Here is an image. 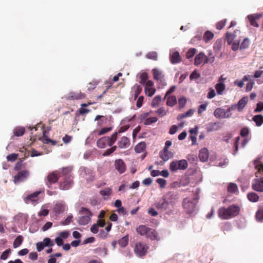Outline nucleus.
<instances>
[{
    "label": "nucleus",
    "instance_id": "49530a36",
    "mask_svg": "<svg viewBox=\"0 0 263 263\" xmlns=\"http://www.w3.org/2000/svg\"><path fill=\"white\" fill-rule=\"evenodd\" d=\"M42 141H43V143H46V144L51 143V145H55L56 144V143H57L55 141H53V140L49 139V138H48L47 137H46L45 135L42 138Z\"/></svg>",
    "mask_w": 263,
    "mask_h": 263
},
{
    "label": "nucleus",
    "instance_id": "2eb2a0df",
    "mask_svg": "<svg viewBox=\"0 0 263 263\" xmlns=\"http://www.w3.org/2000/svg\"><path fill=\"white\" fill-rule=\"evenodd\" d=\"M130 140L128 138L123 136L117 142L118 147L121 149H125L130 146Z\"/></svg>",
    "mask_w": 263,
    "mask_h": 263
},
{
    "label": "nucleus",
    "instance_id": "4be33fe9",
    "mask_svg": "<svg viewBox=\"0 0 263 263\" xmlns=\"http://www.w3.org/2000/svg\"><path fill=\"white\" fill-rule=\"evenodd\" d=\"M248 101V99L247 97H243L241 98L238 102L237 103L238 106V110L241 111L243 110L245 106L246 105Z\"/></svg>",
    "mask_w": 263,
    "mask_h": 263
},
{
    "label": "nucleus",
    "instance_id": "20e7f679",
    "mask_svg": "<svg viewBox=\"0 0 263 263\" xmlns=\"http://www.w3.org/2000/svg\"><path fill=\"white\" fill-rule=\"evenodd\" d=\"M136 232L141 236H144L152 240H158L157 232L153 229L145 225L141 224L136 228Z\"/></svg>",
    "mask_w": 263,
    "mask_h": 263
},
{
    "label": "nucleus",
    "instance_id": "774afa93",
    "mask_svg": "<svg viewBox=\"0 0 263 263\" xmlns=\"http://www.w3.org/2000/svg\"><path fill=\"white\" fill-rule=\"evenodd\" d=\"M144 97L143 96H140L137 100L136 103V106L138 108H140L142 106Z\"/></svg>",
    "mask_w": 263,
    "mask_h": 263
},
{
    "label": "nucleus",
    "instance_id": "bf43d9fd",
    "mask_svg": "<svg viewBox=\"0 0 263 263\" xmlns=\"http://www.w3.org/2000/svg\"><path fill=\"white\" fill-rule=\"evenodd\" d=\"M59 236L62 239H66L69 235V232L67 231H62L59 233Z\"/></svg>",
    "mask_w": 263,
    "mask_h": 263
},
{
    "label": "nucleus",
    "instance_id": "ea45409f",
    "mask_svg": "<svg viewBox=\"0 0 263 263\" xmlns=\"http://www.w3.org/2000/svg\"><path fill=\"white\" fill-rule=\"evenodd\" d=\"M92 103H88L87 104H86V103H83V104H81V106L82 107L80 108L79 110V113L81 114V115H84L85 114H87V113H88L90 110L89 109H85V108H84L83 107H87L88 106V105H91Z\"/></svg>",
    "mask_w": 263,
    "mask_h": 263
},
{
    "label": "nucleus",
    "instance_id": "6e6d98bb",
    "mask_svg": "<svg viewBox=\"0 0 263 263\" xmlns=\"http://www.w3.org/2000/svg\"><path fill=\"white\" fill-rule=\"evenodd\" d=\"M186 103V99L185 97H182L179 99L178 104H179L180 108L184 107V106H185Z\"/></svg>",
    "mask_w": 263,
    "mask_h": 263
},
{
    "label": "nucleus",
    "instance_id": "e433bc0d",
    "mask_svg": "<svg viewBox=\"0 0 263 263\" xmlns=\"http://www.w3.org/2000/svg\"><path fill=\"white\" fill-rule=\"evenodd\" d=\"M214 37V34L208 30L205 32L203 35V40L206 42L208 43L209 41H210L211 40H212Z\"/></svg>",
    "mask_w": 263,
    "mask_h": 263
},
{
    "label": "nucleus",
    "instance_id": "052dcab7",
    "mask_svg": "<svg viewBox=\"0 0 263 263\" xmlns=\"http://www.w3.org/2000/svg\"><path fill=\"white\" fill-rule=\"evenodd\" d=\"M112 129L111 127H104L100 130L98 132V135L101 136L106 134V133L110 132Z\"/></svg>",
    "mask_w": 263,
    "mask_h": 263
},
{
    "label": "nucleus",
    "instance_id": "473e14b6",
    "mask_svg": "<svg viewBox=\"0 0 263 263\" xmlns=\"http://www.w3.org/2000/svg\"><path fill=\"white\" fill-rule=\"evenodd\" d=\"M177 103V99L175 96H168L167 99L166 104L170 106H174Z\"/></svg>",
    "mask_w": 263,
    "mask_h": 263
},
{
    "label": "nucleus",
    "instance_id": "6ab92c4d",
    "mask_svg": "<svg viewBox=\"0 0 263 263\" xmlns=\"http://www.w3.org/2000/svg\"><path fill=\"white\" fill-rule=\"evenodd\" d=\"M209 151L206 148H201L199 153V158L201 161L205 162L209 158Z\"/></svg>",
    "mask_w": 263,
    "mask_h": 263
},
{
    "label": "nucleus",
    "instance_id": "f8f14e48",
    "mask_svg": "<svg viewBox=\"0 0 263 263\" xmlns=\"http://www.w3.org/2000/svg\"><path fill=\"white\" fill-rule=\"evenodd\" d=\"M169 58L173 64H178L181 61V58L179 52L175 51L174 49L170 50Z\"/></svg>",
    "mask_w": 263,
    "mask_h": 263
},
{
    "label": "nucleus",
    "instance_id": "680f3d73",
    "mask_svg": "<svg viewBox=\"0 0 263 263\" xmlns=\"http://www.w3.org/2000/svg\"><path fill=\"white\" fill-rule=\"evenodd\" d=\"M154 78L157 80H159L161 78V73L157 69H154L153 70Z\"/></svg>",
    "mask_w": 263,
    "mask_h": 263
},
{
    "label": "nucleus",
    "instance_id": "864d4df0",
    "mask_svg": "<svg viewBox=\"0 0 263 263\" xmlns=\"http://www.w3.org/2000/svg\"><path fill=\"white\" fill-rule=\"evenodd\" d=\"M18 157V154L13 153L7 156V159L8 161L13 162L15 161Z\"/></svg>",
    "mask_w": 263,
    "mask_h": 263
},
{
    "label": "nucleus",
    "instance_id": "f3484780",
    "mask_svg": "<svg viewBox=\"0 0 263 263\" xmlns=\"http://www.w3.org/2000/svg\"><path fill=\"white\" fill-rule=\"evenodd\" d=\"M261 17V15L258 13L248 15L247 18L249 20L250 25L253 27H258V24L256 21Z\"/></svg>",
    "mask_w": 263,
    "mask_h": 263
},
{
    "label": "nucleus",
    "instance_id": "2f4dec72",
    "mask_svg": "<svg viewBox=\"0 0 263 263\" xmlns=\"http://www.w3.org/2000/svg\"><path fill=\"white\" fill-rule=\"evenodd\" d=\"M215 61V57L213 55L212 51H209L208 53V55L206 57H205V59L204 61V64L206 63H213Z\"/></svg>",
    "mask_w": 263,
    "mask_h": 263
},
{
    "label": "nucleus",
    "instance_id": "0eeeda50",
    "mask_svg": "<svg viewBox=\"0 0 263 263\" xmlns=\"http://www.w3.org/2000/svg\"><path fill=\"white\" fill-rule=\"evenodd\" d=\"M152 111L147 112H143L141 114L139 117V120L141 122H143L144 125H149L158 121V118L156 117H148L151 114Z\"/></svg>",
    "mask_w": 263,
    "mask_h": 263
},
{
    "label": "nucleus",
    "instance_id": "1a4fd4ad",
    "mask_svg": "<svg viewBox=\"0 0 263 263\" xmlns=\"http://www.w3.org/2000/svg\"><path fill=\"white\" fill-rule=\"evenodd\" d=\"M62 173H61V170L55 171L53 172L50 173L47 176L46 185L50 187V186L56 183L59 178L62 177Z\"/></svg>",
    "mask_w": 263,
    "mask_h": 263
},
{
    "label": "nucleus",
    "instance_id": "a878e982",
    "mask_svg": "<svg viewBox=\"0 0 263 263\" xmlns=\"http://www.w3.org/2000/svg\"><path fill=\"white\" fill-rule=\"evenodd\" d=\"M248 200L252 202H256L258 201L259 196L254 192H250L247 194Z\"/></svg>",
    "mask_w": 263,
    "mask_h": 263
},
{
    "label": "nucleus",
    "instance_id": "412c9836",
    "mask_svg": "<svg viewBox=\"0 0 263 263\" xmlns=\"http://www.w3.org/2000/svg\"><path fill=\"white\" fill-rule=\"evenodd\" d=\"M221 127V124L217 122L214 123H210L208 125L207 131L209 132L213 131H217Z\"/></svg>",
    "mask_w": 263,
    "mask_h": 263
},
{
    "label": "nucleus",
    "instance_id": "4c0bfd02",
    "mask_svg": "<svg viewBox=\"0 0 263 263\" xmlns=\"http://www.w3.org/2000/svg\"><path fill=\"white\" fill-rule=\"evenodd\" d=\"M256 218L258 221H263V207L260 208L257 211Z\"/></svg>",
    "mask_w": 263,
    "mask_h": 263
},
{
    "label": "nucleus",
    "instance_id": "6e6552de",
    "mask_svg": "<svg viewBox=\"0 0 263 263\" xmlns=\"http://www.w3.org/2000/svg\"><path fill=\"white\" fill-rule=\"evenodd\" d=\"M186 160L182 159L179 161H173L170 166V170L172 172H175L178 170H184L187 167Z\"/></svg>",
    "mask_w": 263,
    "mask_h": 263
},
{
    "label": "nucleus",
    "instance_id": "13d9d810",
    "mask_svg": "<svg viewBox=\"0 0 263 263\" xmlns=\"http://www.w3.org/2000/svg\"><path fill=\"white\" fill-rule=\"evenodd\" d=\"M146 57L148 59L156 60L157 58V53L156 52H150L146 54Z\"/></svg>",
    "mask_w": 263,
    "mask_h": 263
},
{
    "label": "nucleus",
    "instance_id": "3c124183",
    "mask_svg": "<svg viewBox=\"0 0 263 263\" xmlns=\"http://www.w3.org/2000/svg\"><path fill=\"white\" fill-rule=\"evenodd\" d=\"M111 190L110 188H106L100 191V194L103 196H109L111 194Z\"/></svg>",
    "mask_w": 263,
    "mask_h": 263
},
{
    "label": "nucleus",
    "instance_id": "423d86ee",
    "mask_svg": "<svg viewBox=\"0 0 263 263\" xmlns=\"http://www.w3.org/2000/svg\"><path fill=\"white\" fill-rule=\"evenodd\" d=\"M80 216L78 220V222L80 225H86L90 221L91 217L92 215L91 211L85 208L82 207L79 211Z\"/></svg>",
    "mask_w": 263,
    "mask_h": 263
},
{
    "label": "nucleus",
    "instance_id": "c85d7f7f",
    "mask_svg": "<svg viewBox=\"0 0 263 263\" xmlns=\"http://www.w3.org/2000/svg\"><path fill=\"white\" fill-rule=\"evenodd\" d=\"M70 97L72 100H79L84 98L85 97V95L81 92H72Z\"/></svg>",
    "mask_w": 263,
    "mask_h": 263
},
{
    "label": "nucleus",
    "instance_id": "393cba45",
    "mask_svg": "<svg viewBox=\"0 0 263 263\" xmlns=\"http://www.w3.org/2000/svg\"><path fill=\"white\" fill-rule=\"evenodd\" d=\"M214 115L218 119L224 118V109L221 108H217L214 112Z\"/></svg>",
    "mask_w": 263,
    "mask_h": 263
},
{
    "label": "nucleus",
    "instance_id": "b1692460",
    "mask_svg": "<svg viewBox=\"0 0 263 263\" xmlns=\"http://www.w3.org/2000/svg\"><path fill=\"white\" fill-rule=\"evenodd\" d=\"M215 87L217 93L219 95H222L226 89L225 84L222 82H218L216 84Z\"/></svg>",
    "mask_w": 263,
    "mask_h": 263
},
{
    "label": "nucleus",
    "instance_id": "5701e85b",
    "mask_svg": "<svg viewBox=\"0 0 263 263\" xmlns=\"http://www.w3.org/2000/svg\"><path fill=\"white\" fill-rule=\"evenodd\" d=\"M204 59H205V54L203 52H201L195 57L194 64L196 66L200 65L202 63Z\"/></svg>",
    "mask_w": 263,
    "mask_h": 263
},
{
    "label": "nucleus",
    "instance_id": "bb28decb",
    "mask_svg": "<svg viewBox=\"0 0 263 263\" xmlns=\"http://www.w3.org/2000/svg\"><path fill=\"white\" fill-rule=\"evenodd\" d=\"M252 120L255 122L257 126H260L263 124V116L261 115L254 116Z\"/></svg>",
    "mask_w": 263,
    "mask_h": 263
},
{
    "label": "nucleus",
    "instance_id": "69168bd1",
    "mask_svg": "<svg viewBox=\"0 0 263 263\" xmlns=\"http://www.w3.org/2000/svg\"><path fill=\"white\" fill-rule=\"evenodd\" d=\"M216 96V92L214 89L211 88L208 93L207 98L208 99H212Z\"/></svg>",
    "mask_w": 263,
    "mask_h": 263
},
{
    "label": "nucleus",
    "instance_id": "79ce46f5",
    "mask_svg": "<svg viewBox=\"0 0 263 263\" xmlns=\"http://www.w3.org/2000/svg\"><path fill=\"white\" fill-rule=\"evenodd\" d=\"M23 241V236L20 235L17 236L14 240L13 242V247L14 248H16L18 247L22 243Z\"/></svg>",
    "mask_w": 263,
    "mask_h": 263
},
{
    "label": "nucleus",
    "instance_id": "603ef678",
    "mask_svg": "<svg viewBox=\"0 0 263 263\" xmlns=\"http://www.w3.org/2000/svg\"><path fill=\"white\" fill-rule=\"evenodd\" d=\"M72 218L73 216L71 214L69 215L64 220L61 221V224L64 226L68 225L71 222Z\"/></svg>",
    "mask_w": 263,
    "mask_h": 263
},
{
    "label": "nucleus",
    "instance_id": "de8ad7c7",
    "mask_svg": "<svg viewBox=\"0 0 263 263\" xmlns=\"http://www.w3.org/2000/svg\"><path fill=\"white\" fill-rule=\"evenodd\" d=\"M11 250L10 249H7L4 251L1 256V259L2 260H6L7 259L10 254L11 253Z\"/></svg>",
    "mask_w": 263,
    "mask_h": 263
},
{
    "label": "nucleus",
    "instance_id": "aec40b11",
    "mask_svg": "<svg viewBox=\"0 0 263 263\" xmlns=\"http://www.w3.org/2000/svg\"><path fill=\"white\" fill-rule=\"evenodd\" d=\"M118 138V133H114L111 136L106 137L107 146H112L117 140Z\"/></svg>",
    "mask_w": 263,
    "mask_h": 263
},
{
    "label": "nucleus",
    "instance_id": "37998d69",
    "mask_svg": "<svg viewBox=\"0 0 263 263\" xmlns=\"http://www.w3.org/2000/svg\"><path fill=\"white\" fill-rule=\"evenodd\" d=\"M161 102V99L160 96L155 97L152 102V106L153 107H157Z\"/></svg>",
    "mask_w": 263,
    "mask_h": 263
},
{
    "label": "nucleus",
    "instance_id": "7ed1b4c3",
    "mask_svg": "<svg viewBox=\"0 0 263 263\" xmlns=\"http://www.w3.org/2000/svg\"><path fill=\"white\" fill-rule=\"evenodd\" d=\"M240 208L235 204H232L228 208L222 207L218 210V216L222 219H229L238 215Z\"/></svg>",
    "mask_w": 263,
    "mask_h": 263
},
{
    "label": "nucleus",
    "instance_id": "f03ea898",
    "mask_svg": "<svg viewBox=\"0 0 263 263\" xmlns=\"http://www.w3.org/2000/svg\"><path fill=\"white\" fill-rule=\"evenodd\" d=\"M62 177L59 187L61 190H67L69 189L73 184V177L71 175V169L70 167H65L61 170Z\"/></svg>",
    "mask_w": 263,
    "mask_h": 263
},
{
    "label": "nucleus",
    "instance_id": "7c9ffc66",
    "mask_svg": "<svg viewBox=\"0 0 263 263\" xmlns=\"http://www.w3.org/2000/svg\"><path fill=\"white\" fill-rule=\"evenodd\" d=\"M133 89L134 90V99L136 100L138 98V96L141 92L142 88L140 85L135 84L133 87Z\"/></svg>",
    "mask_w": 263,
    "mask_h": 263
},
{
    "label": "nucleus",
    "instance_id": "c9c22d12",
    "mask_svg": "<svg viewBox=\"0 0 263 263\" xmlns=\"http://www.w3.org/2000/svg\"><path fill=\"white\" fill-rule=\"evenodd\" d=\"M25 132L24 127H17L14 129V136L20 137L23 136Z\"/></svg>",
    "mask_w": 263,
    "mask_h": 263
},
{
    "label": "nucleus",
    "instance_id": "9d476101",
    "mask_svg": "<svg viewBox=\"0 0 263 263\" xmlns=\"http://www.w3.org/2000/svg\"><path fill=\"white\" fill-rule=\"evenodd\" d=\"M148 249V247L141 242H138L136 243L134 248V252L136 254L140 257L145 255Z\"/></svg>",
    "mask_w": 263,
    "mask_h": 263
},
{
    "label": "nucleus",
    "instance_id": "0e129e2a",
    "mask_svg": "<svg viewBox=\"0 0 263 263\" xmlns=\"http://www.w3.org/2000/svg\"><path fill=\"white\" fill-rule=\"evenodd\" d=\"M249 133V129L247 127H244L240 130V135L241 137H245L247 136Z\"/></svg>",
    "mask_w": 263,
    "mask_h": 263
},
{
    "label": "nucleus",
    "instance_id": "a19ab883",
    "mask_svg": "<svg viewBox=\"0 0 263 263\" xmlns=\"http://www.w3.org/2000/svg\"><path fill=\"white\" fill-rule=\"evenodd\" d=\"M140 81L139 83L141 84H142L144 85L146 82L147 81V80L148 79V76L147 73L146 72H143L142 73L139 77Z\"/></svg>",
    "mask_w": 263,
    "mask_h": 263
},
{
    "label": "nucleus",
    "instance_id": "c03bdc74",
    "mask_svg": "<svg viewBox=\"0 0 263 263\" xmlns=\"http://www.w3.org/2000/svg\"><path fill=\"white\" fill-rule=\"evenodd\" d=\"M250 45V41L248 38L245 39L240 45V49L243 50L247 49Z\"/></svg>",
    "mask_w": 263,
    "mask_h": 263
},
{
    "label": "nucleus",
    "instance_id": "e2e57ef3",
    "mask_svg": "<svg viewBox=\"0 0 263 263\" xmlns=\"http://www.w3.org/2000/svg\"><path fill=\"white\" fill-rule=\"evenodd\" d=\"M263 110V102H259L257 104L256 108L255 109L254 111L256 112H260Z\"/></svg>",
    "mask_w": 263,
    "mask_h": 263
},
{
    "label": "nucleus",
    "instance_id": "72a5a7b5",
    "mask_svg": "<svg viewBox=\"0 0 263 263\" xmlns=\"http://www.w3.org/2000/svg\"><path fill=\"white\" fill-rule=\"evenodd\" d=\"M128 235H127L119 240V245L122 248L125 247L128 245Z\"/></svg>",
    "mask_w": 263,
    "mask_h": 263
},
{
    "label": "nucleus",
    "instance_id": "f704fd0d",
    "mask_svg": "<svg viewBox=\"0 0 263 263\" xmlns=\"http://www.w3.org/2000/svg\"><path fill=\"white\" fill-rule=\"evenodd\" d=\"M252 78V76H250V75H247V76H245L242 80L241 81H236L235 82V84L237 85L238 87L241 88L244 85V82L247 81H248L249 79H250V78Z\"/></svg>",
    "mask_w": 263,
    "mask_h": 263
},
{
    "label": "nucleus",
    "instance_id": "9b49d317",
    "mask_svg": "<svg viewBox=\"0 0 263 263\" xmlns=\"http://www.w3.org/2000/svg\"><path fill=\"white\" fill-rule=\"evenodd\" d=\"M29 175V172L28 170H23L18 172L17 174L14 177V182L15 184L26 179Z\"/></svg>",
    "mask_w": 263,
    "mask_h": 263
},
{
    "label": "nucleus",
    "instance_id": "a18cd8bd",
    "mask_svg": "<svg viewBox=\"0 0 263 263\" xmlns=\"http://www.w3.org/2000/svg\"><path fill=\"white\" fill-rule=\"evenodd\" d=\"M25 167V164L23 163V160L18 161L15 165L14 170L19 171Z\"/></svg>",
    "mask_w": 263,
    "mask_h": 263
},
{
    "label": "nucleus",
    "instance_id": "39448f33",
    "mask_svg": "<svg viewBox=\"0 0 263 263\" xmlns=\"http://www.w3.org/2000/svg\"><path fill=\"white\" fill-rule=\"evenodd\" d=\"M198 199V197L196 196L193 199L186 198L183 200V207L187 213L190 215L196 213L198 210L197 206Z\"/></svg>",
    "mask_w": 263,
    "mask_h": 263
},
{
    "label": "nucleus",
    "instance_id": "58836bf2",
    "mask_svg": "<svg viewBox=\"0 0 263 263\" xmlns=\"http://www.w3.org/2000/svg\"><path fill=\"white\" fill-rule=\"evenodd\" d=\"M238 191L237 186L233 183H230L228 186V191L230 193H235Z\"/></svg>",
    "mask_w": 263,
    "mask_h": 263
},
{
    "label": "nucleus",
    "instance_id": "cd10ccee",
    "mask_svg": "<svg viewBox=\"0 0 263 263\" xmlns=\"http://www.w3.org/2000/svg\"><path fill=\"white\" fill-rule=\"evenodd\" d=\"M146 148V144L144 142L139 143L135 147V151L136 153H140L143 152Z\"/></svg>",
    "mask_w": 263,
    "mask_h": 263
},
{
    "label": "nucleus",
    "instance_id": "4468645a",
    "mask_svg": "<svg viewBox=\"0 0 263 263\" xmlns=\"http://www.w3.org/2000/svg\"><path fill=\"white\" fill-rule=\"evenodd\" d=\"M41 193L40 191L35 192L28 195L25 199L24 201L26 203H33L39 200L38 196Z\"/></svg>",
    "mask_w": 263,
    "mask_h": 263
},
{
    "label": "nucleus",
    "instance_id": "a211bd4d",
    "mask_svg": "<svg viewBox=\"0 0 263 263\" xmlns=\"http://www.w3.org/2000/svg\"><path fill=\"white\" fill-rule=\"evenodd\" d=\"M65 204L63 202L61 201L57 202L56 204H54L53 208V211L56 214H59L65 211Z\"/></svg>",
    "mask_w": 263,
    "mask_h": 263
},
{
    "label": "nucleus",
    "instance_id": "f257e3e1",
    "mask_svg": "<svg viewBox=\"0 0 263 263\" xmlns=\"http://www.w3.org/2000/svg\"><path fill=\"white\" fill-rule=\"evenodd\" d=\"M254 165L257 171L255 173V178L252 183V189L255 191L263 192V164L256 161Z\"/></svg>",
    "mask_w": 263,
    "mask_h": 263
},
{
    "label": "nucleus",
    "instance_id": "ddd939ff",
    "mask_svg": "<svg viewBox=\"0 0 263 263\" xmlns=\"http://www.w3.org/2000/svg\"><path fill=\"white\" fill-rule=\"evenodd\" d=\"M144 85L146 95L148 97H152L154 95L156 91V89L154 87V83L152 81L148 80Z\"/></svg>",
    "mask_w": 263,
    "mask_h": 263
},
{
    "label": "nucleus",
    "instance_id": "338daca9",
    "mask_svg": "<svg viewBox=\"0 0 263 263\" xmlns=\"http://www.w3.org/2000/svg\"><path fill=\"white\" fill-rule=\"evenodd\" d=\"M226 20L221 21L216 24V28L218 30L221 29L225 25Z\"/></svg>",
    "mask_w": 263,
    "mask_h": 263
},
{
    "label": "nucleus",
    "instance_id": "09e8293b",
    "mask_svg": "<svg viewBox=\"0 0 263 263\" xmlns=\"http://www.w3.org/2000/svg\"><path fill=\"white\" fill-rule=\"evenodd\" d=\"M196 49L194 48L190 49L186 53V58L188 59L192 58L195 54Z\"/></svg>",
    "mask_w": 263,
    "mask_h": 263
},
{
    "label": "nucleus",
    "instance_id": "dca6fc26",
    "mask_svg": "<svg viewBox=\"0 0 263 263\" xmlns=\"http://www.w3.org/2000/svg\"><path fill=\"white\" fill-rule=\"evenodd\" d=\"M116 169L120 173H123L126 170L125 163L122 159H117L115 162Z\"/></svg>",
    "mask_w": 263,
    "mask_h": 263
},
{
    "label": "nucleus",
    "instance_id": "c756f323",
    "mask_svg": "<svg viewBox=\"0 0 263 263\" xmlns=\"http://www.w3.org/2000/svg\"><path fill=\"white\" fill-rule=\"evenodd\" d=\"M105 137H103L98 140L97 145L100 148H104L107 146Z\"/></svg>",
    "mask_w": 263,
    "mask_h": 263
},
{
    "label": "nucleus",
    "instance_id": "5fc2aeb1",
    "mask_svg": "<svg viewBox=\"0 0 263 263\" xmlns=\"http://www.w3.org/2000/svg\"><path fill=\"white\" fill-rule=\"evenodd\" d=\"M200 77V74L197 71L194 70L190 75V78L191 80H196Z\"/></svg>",
    "mask_w": 263,
    "mask_h": 263
},
{
    "label": "nucleus",
    "instance_id": "4d7b16f0",
    "mask_svg": "<svg viewBox=\"0 0 263 263\" xmlns=\"http://www.w3.org/2000/svg\"><path fill=\"white\" fill-rule=\"evenodd\" d=\"M247 81H248V83L247 84L246 89V91L247 92H248V91H250L251 90V89H252V88L253 87L254 83V82H253L251 80V78L249 79V80Z\"/></svg>",
    "mask_w": 263,
    "mask_h": 263
},
{
    "label": "nucleus",
    "instance_id": "8fccbe9b",
    "mask_svg": "<svg viewBox=\"0 0 263 263\" xmlns=\"http://www.w3.org/2000/svg\"><path fill=\"white\" fill-rule=\"evenodd\" d=\"M43 242L45 245V247H52L54 245L53 241H52L49 238H45L44 239Z\"/></svg>",
    "mask_w": 263,
    "mask_h": 263
}]
</instances>
